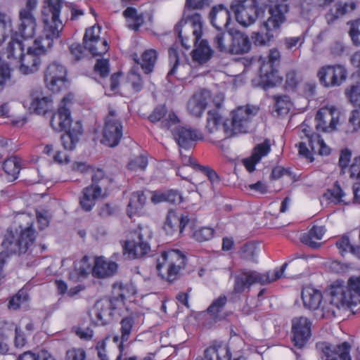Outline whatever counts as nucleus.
I'll return each mask as SVG.
<instances>
[{"label":"nucleus","instance_id":"obj_9","mask_svg":"<svg viewBox=\"0 0 360 360\" xmlns=\"http://www.w3.org/2000/svg\"><path fill=\"white\" fill-rule=\"evenodd\" d=\"M230 8L236 21L245 27L255 24L264 14V10L259 7L256 0H235Z\"/></svg>","mask_w":360,"mask_h":360},{"label":"nucleus","instance_id":"obj_53","mask_svg":"<svg viewBox=\"0 0 360 360\" xmlns=\"http://www.w3.org/2000/svg\"><path fill=\"white\" fill-rule=\"evenodd\" d=\"M28 295L24 290H20L16 295L13 296L8 303L10 309L16 310L21 307L25 306L28 301Z\"/></svg>","mask_w":360,"mask_h":360},{"label":"nucleus","instance_id":"obj_1","mask_svg":"<svg viewBox=\"0 0 360 360\" xmlns=\"http://www.w3.org/2000/svg\"><path fill=\"white\" fill-rule=\"evenodd\" d=\"M62 4L63 0H46L41 11L42 32L25 53H23L21 41H15L12 37L8 43L4 54L8 59L20 63L19 70L22 74L27 75L37 72L42 63L41 56L52 48L54 41L60 38L64 27L60 18Z\"/></svg>","mask_w":360,"mask_h":360},{"label":"nucleus","instance_id":"obj_3","mask_svg":"<svg viewBox=\"0 0 360 360\" xmlns=\"http://www.w3.org/2000/svg\"><path fill=\"white\" fill-rule=\"evenodd\" d=\"M303 306L310 311L320 310L319 319L335 318L338 310V283L334 281L326 288L324 294L311 285L304 286L301 292Z\"/></svg>","mask_w":360,"mask_h":360},{"label":"nucleus","instance_id":"obj_57","mask_svg":"<svg viewBox=\"0 0 360 360\" xmlns=\"http://www.w3.org/2000/svg\"><path fill=\"white\" fill-rule=\"evenodd\" d=\"M346 96L349 101L360 108V84L351 86L346 91Z\"/></svg>","mask_w":360,"mask_h":360},{"label":"nucleus","instance_id":"obj_36","mask_svg":"<svg viewBox=\"0 0 360 360\" xmlns=\"http://www.w3.org/2000/svg\"><path fill=\"white\" fill-rule=\"evenodd\" d=\"M0 46L7 45L13 32V22L10 13L4 10H0Z\"/></svg>","mask_w":360,"mask_h":360},{"label":"nucleus","instance_id":"obj_44","mask_svg":"<svg viewBox=\"0 0 360 360\" xmlns=\"http://www.w3.org/2000/svg\"><path fill=\"white\" fill-rule=\"evenodd\" d=\"M180 155L181 162L184 165V166H188L190 165L193 169H195L198 167L200 170L203 171L207 176L210 181L212 184L216 183L218 181V176L217 174L212 170H209L208 169L201 167L200 165L195 164L191 157L190 152L188 150H186V153H184L181 150L180 151Z\"/></svg>","mask_w":360,"mask_h":360},{"label":"nucleus","instance_id":"obj_59","mask_svg":"<svg viewBox=\"0 0 360 360\" xmlns=\"http://www.w3.org/2000/svg\"><path fill=\"white\" fill-rule=\"evenodd\" d=\"M109 182L107 178L104 177V172L101 169H98L92 176V184L101 186L103 191L107 192L105 185Z\"/></svg>","mask_w":360,"mask_h":360},{"label":"nucleus","instance_id":"obj_64","mask_svg":"<svg viewBox=\"0 0 360 360\" xmlns=\"http://www.w3.org/2000/svg\"><path fill=\"white\" fill-rule=\"evenodd\" d=\"M299 82V78L295 71L291 70L286 75V87L288 89H295Z\"/></svg>","mask_w":360,"mask_h":360},{"label":"nucleus","instance_id":"obj_50","mask_svg":"<svg viewBox=\"0 0 360 360\" xmlns=\"http://www.w3.org/2000/svg\"><path fill=\"white\" fill-rule=\"evenodd\" d=\"M156 60L157 52L155 50H147L142 54L140 64L146 74H149L153 71Z\"/></svg>","mask_w":360,"mask_h":360},{"label":"nucleus","instance_id":"obj_39","mask_svg":"<svg viewBox=\"0 0 360 360\" xmlns=\"http://www.w3.org/2000/svg\"><path fill=\"white\" fill-rule=\"evenodd\" d=\"M129 87V94H133L139 92L143 88V81L140 74L138 72V68L134 67L128 74L127 84L122 85L121 89L122 91Z\"/></svg>","mask_w":360,"mask_h":360},{"label":"nucleus","instance_id":"obj_35","mask_svg":"<svg viewBox=\"0 0 360 360\" xmlns=\"http://www.w3.org/2000/svg\"><path fill=\"white\" fill-rule=\"evenodd\" d=\"M93 263L88 256L77 260L74 264L73 271L70 274V279L77 281L86 278L90 273L93 274Z\"/></svg>","mask_w":360,"mask_h":360},{"label":"nucleus","instance_id":"obj_31","mask_svg":"<svg viewBox=\"0 0 360 360\" xmlns=\"http://www.w3.org/2000/svg\"><path fill=\"white\" fill-rule=\"evenodd\" d=\"M140 318V316L136 315H130L123 318L120 321L122 342L118 345L120 352L123 349V342L129 340L131 333L138 330L139 326L141 324Z\"/></svg>","mask_w":360,"mask_h":360},{"label":"nucleus","instance_id":"obj_41","mask_svg":"<svg viewBox=\"0 0 360 360\" xmlns=\"http://www.w3.org/2000/svg\"><path fill=\"white\" fill-rule=\"evenodd\" d=\"M319 360H338V345L328 342H318Z\"/></svg>","mask_w":360,"mask_h":360},{"label":"nucleus","instance_id":"obj_37","mask_svg":"<svg viewBox=\"0 0 360 360\" xmlns=\"http://www.w3.org/2000/svg\"><path fill=\"white\" fill-rule=\"evenodd\" d=\"M326 229L321 226H312L308 233H304L301 237V241L311 248L321 247Z\"/></svg>","mask_w":360,"mask_h":360},{"label":"nucleus","instance_id":"obj_58","mask_svg":"<svg viewBox=\"0 0 360 360\" xmlns=\"http://www.w3.org/2000/svg\"><path fill=\"white\" fill-rule=\"evenodd\" d=\"M322 202L326 204L338 203V181H335L333 188L328 189L323 195L321 198Z\"/></svg>","mask_w":360,"mask_h":360},{"label":"nucleus","instance_id":"obj_13","mask_svg":"<svg viewBox=\"0 0 360 360\" xmlns=\"http://www.w3.org/2000/svg\"><path fill=\"white\" fill-rule=\"evenodd\" d=\"M73 98L70 94L65 96L61 101L58 112L52 116L51 126L54 131H66L69 129L72 123L70 106Z\"/></svg>","mask_w":360,"mask_h":360},{"label":"nucleus","instance_id":"obj_56","mask_svg":"<svg viewBox=\"0 0 360 360\" xmlns=\"http://www.w3.org/2000/svg\"><path fill=\"white\" fill-rule=\"evenodd\" d=\"M347 132L354 133L360 129V108L352 111Z\"/></svg>","mask_w":360,"mask_h":360},{"label":"nucleus","instance_id":"obj_54","mask_svg":"<svg viewBox=\"0 0 360 360\" xmlns=\"http://www.w3.org/2000/svg\"><path fill=\"white\" fill-rule=\"evenodd\" d=\"M275 101V108L278 115H285L289 112L291 108V102L289 96H276Z\"/></svg>","mask_w":360,"mask_h":360},{"label":"nucleus","instance_id":"obj_61","mask_svg":"<svg viewBox=\"0 0 360 360\" xmlns=\"http://www.w3.org/2000/svg\"><path fill=\"white\" fill-rule=\"evenodd\" d=\"M349 176L351 178H356L360 183V157L355 158L349 168Z\"/></svg>","mask_w":360,"mask_h":360},{"label":"nucleus","instance_id":"obj_63","mask_svg":"<svg viewBox=\"0 0 360 360\" xmlns=\"http://www.w3.org/2000/svg\"><path fill=\"white\" fill-rule=\"evenodd\" d=\"M85 352L82 349H72L67 352V360H85Z\"/></svg>","mask_w":360,"mask_h":360},{"label":"nucleus","instance_id":"obj_4","mask_svg":"<svg viewBox=\"0 0 360 360\" xmlns=\"http://www.w3.org/2000/svg\"><path fill=\"white\" fill-rule=\"evenodd\" d=\"M279 0L269 5V17L262 23V27L265 29V32H253L252 39L254 43L258 46L268 45L275 36L278 34L281 25L286 20L285 14L288 12V5L285 3H279Z\"/></svg>","mask_w":360,"mask_h":360},{"label":"nucleus","instance_id":"obj_40","mask_svg":"<svg viewBox=\"0 0 360 360\" xmlns=\"http://www.w3.org/2000/svg\"><path fill=\"white\" fill-rule=\"evenodd\" d=\"M359 200H360V183H354L352 189H342L339 186V204L349 205Z\"/></svg>","mask_w":360,"mask_h":360},{"label":"nucleus","instance_id":"obj_8","mask_svg":"<svg viewBox=\"0 0 360 360\" xmlns=\"http://www.w3.org/2000/svg\"><path fill=\"white\" fill-rule=\"evenodd\" d=\"M127 311V307L123 300L118 298L103 299L95 304L92 321L97 326H105L124 315Z\"/></svg>","mask_w":360,"mask_h":360},{"label":"nucleus","instance_id":"obj_14","mask_svg":"<svg viewBox=\"0 0 360 360\" xmlns=\"http://www.w3.org/2000/svg\"><path fill=\"white\" fill-rule=\"evenodd\" d=\"M122 135V123L116 119L114 112H110L105 120L101 143L109 147H115L120 143Z\"/></svg>","mask_w":360,"mask_h":360},{"label":"nucleus","instance_id":"obj_15","mask_svg":"<svg viewBox=\"0 0 360 360\" xmlns=\"http://www.w3.org/2000/svg\"><path fill=\"white\" fill-rule=\"evenodd\" d=\"M311 322L304 316L295 317L292 320V341L298 348L303 347L309 340L311 331Z\"/></svg>","mask_w":360,"mask_h":360},{"label":"nucleus","instance_id":"obj_6","mask_svg":"<svg viewBox=\"0 0 360 360\" xmlns=\"http://www.w3.org/2000/svg\"><path fill=\"white\" fill-rule=\"evenodd\" d=\"M259 108L255 105L240 106L231 111L230 120L224 122L226 136L247 133L252 118L258 113Z\"/></svg>","mask_w":360,"mask_h":360},{"label":"nucleus","instance_id":"obj_47","mask_svg":"<svg viewBox=\"0 0 360 360\" xmlns=\"http://www.w3.org/2000/svg\"><path fill=\"white\" fill-rule=\"evenodd\" d=\"M128 27L131 30H137L143 23V18L141 14H138L136 9L128 7L124 11Z\"/></svg>","mask_w":360,"mask_h":360},{"label":"nucleus","instance_id":"obj_24","mask_svg":"<svg viewBox=\"0 0 360 360\" xmlns=\"http://www.w3.org/2000/svg\"><path fill=\"white\" fill-rule=\"evenodd\" d=\"M169 131L179 146L184 148L191 146L194 141L202 139V134L198 131L191 127H181L179 124L173 131Z\"/></svg>","mask_w":360,"mask_h":360},{"label":"nucleus","instance_id":"obj_10","mask_svg":"<svg viewBox=\"0 0 360 360\" xmlns=\"http://www.w3.org/2000/svg\"><path fill=\"white\" fill-rule=\"evenodd\" d=\"M152 232L148 226H139L132 233V239L125 242L124 252L130 259H135L146 255L150 249L148 240L151 238Z\"/></svg>","mask_w":360,"mask_h":360},{"label":"nucleus","instance_id":"obj_29","mask_svg":"<svg viewBox=\"0 0 360 360\" xmlns=\"http://www.w3.org/2000/svg\"><path fill=\"white\" fill-rule=\"evenodd\" d=\"M100 34L101 27L98 25H94L86 30L84 36V44L87 50H94V43H97L99 45L98 48L99 53L108 51L109 46L107 41L102 39Z\"/></svg>","mask_w":360,"mask_h":360},{"label":"nucleus","instance_id":"obj_60","mask_svg":"<svg viewBox=\"0 0 360 360\" xmlns=\"http://www.w3.org/2000/svg\"><path fill=\"white\" fill-rule=\"evenodd\" d=\"M351 349L352 345L348 342L339 344V360H352Z\"/></svg>","mask_w":360,"mask_h":360},{"label":"nucleus","instance_id":"obj_51","mask_svg":"<svg viewBox=\"0 0 360 360\" xmlns=\"http://www.w3.org/2000/svg\"><path fill=\"white\" fill-rule=\"evenodd\" d=\"M20 159L18 157H11L6 160L4 162L3 167L4 171L11 176L13 179L18 177L20 171Z\"/></svg>","mask_w":360,"mask_h":360},{"label":"nucleus","instance_id":"obj_26","mask_svg":"<svg viewBox=\"0 0 360 360\" xmlns=\"http://www.w3.org/2000/svg\"><path fill=\"white\" fill-rule=\"evenodd\" d=\"M107 195V192L103 191L101 186L91 184L83 190L79 199V204L85 211H90L96 204V201Z\"/></svg>","mask_w":360,"mask_h":360},{"label":"nucleus","instance_id":"obj_12","mask_svg":"<svg viewBox=\"0 0 360 360\" xmlns=\"http://www.w3.org/2000/svg\"><path fill=\"white\" fill-rule=\"evenodd\" d=\"M67 69L63 65L54 62L49 64L44 71V84L51 91H59L68 84Z\"/></svg>","mask_w":360,"mask_h":360},{"label":"nucleus","instance_id":"obj_25","mask_svg":"<svg viewBox=\"0 0 360 360\" xmlns=\"http://www.w3.org/2000/svg\"><path fill=\"white\" fill-rule=\"evenodd\" d=\"M210 98L211 94L207 89L195 93L188 102L187 108L189 113L197 117H201Z\"/></svg>","mask_w":360,"mask_h":360},{"label":"nucleus","instance_id":"obj_34","mask_svg":"<svg viewBox=\"0 0 360 360\" xmlns=\"http://www.w3.org/2000/svg\"><path fill=\"white\" fill-rule=\"evenodd\" d=\"M211 22L217 30L227 28L231 16L229 10L222 5L214 7L210 14Z\"/></svg>","mask_w":360,"mask_h":360},{"label":"nucleus","instance_id":"obj_7","mask_svg":"<svg viewBox=\"0 0 360 360\" xmlns=\"http://www.w3.org/2000/svg\"><path fill=\"white\" fill-rule=\"evenodd\" d=\"M186 257L179 250H168L162 253L158 259V274L168 281L176 280L185 268Z\"/></svg>","mask_w":360,"mask_h":360},{"label":"nucleus","instance_id":"obj_52","mask_svg":"<svg viewBox=\"0 0 360 360\" xmlns=\"http://www.w3.org/2000/svg\"><path fill=\"white\" fill-rule=\"evenodd\" d=\"M148 166V160L144 156H138L131 159L128 163V169L131 173L139 175Z\"/></svg>","mask_w":360,"mask_h":360},{"label":"nucleus","instance_id":"obj_49","mask_svg":"<svg viewBox=\"0 0 360 360\" xmlns=\"http://www.w3.org/2000/svg\"><path fill=\"white\" fill-rule=\"evenodd\" d=\"M226 301L227 299L226 296L223 295L219 296L217 299L213 301L207 309V312L213 319H221L224 317L222 311Z\"/></svg>","mask_w":360,"mask_h":360},{"label":"nucleus","instance_id":"obj_21","mask_svg":"<svg viewBox=\"0 0 360 360\" xmlns=\"http://www.w3.org/2000/svg\"><path fill=\"white\" fill-rule=\"evenodd\" d=\"M224 122L226 120H224L219 109L209 110L207 115L205 132L207 135L215 138L227 137L224 129Z\"/></svg>","mask_w":360,"mask_h":360},{"label":"nucleus","instance_id":"obj_32","mask_svg":"<svg viewBox=\"0 0 360 360\" xmlns=\"http://www.w3.org/2000/svg\"><path fill=\"white\" fill-rule=\"evenodd\" d=\"M251 41L248 34L240 31L231 32L230 53L243 54L251 49Z\"/></svg>","mask_w":360,"mask_h":360},{"label":"nucleus","instance_id":"obj_38","mask_svg":"<svg viewBox=\"0 0 360 360\" xmlns=\"http://www.w3.org/2000/svg\"><path fill=\"white\" fill-rule=\"evenodd\" d=\"M146 202V197L143 191L134 192L131 195L127 208L128 216L131 218L134 216L140 214Z\"/></svg>","mask_w":360,"mask_h":360},{"label":"nucleus","instance_id":"obj_43","mask_svg":"<svg viewBox=\"0 0 360 360\" xmlns=\"http://www.w3.org/2000/svg\"><path fill=\"white\" fill-rule=\"evenodd\" d=\"M318 75L321 83L326 87L333 86L336 84V68L334 65L323 67L319 70Z\"/></svg>","mask_w":360,"mask_h":360},{"label":"nucleus","instance_id":"obj_22","mask_svg":"<svg viewBox=\"0 0 360 360\" xmlns=\"http://www.w3.org/2000/svg\"><path fill=\"white\" fill-rule=\"evenodd\" d=\"M341 304L350 308L360 304V276L349 279L347 289L341 294Z\"/></svg>","mask_w":360,"mask_h":360},{"label":"nucleus","instance_id":"obj_16","mask_svg":"<svg viewBox=\"0 0 360 360\" xmlns=\"http://www.w3.org/2000/svg\"><path fill=\"white\" fill-rule=\"evenodd\" d=\"M20 24L18 31L13 32L11 35L15 41H20L19 37L28 39L32 38L36 34L37 20L32 13L27 9H21L19 14Z\"/></svg>","mask_w":360,"mask_h":360},{"label":"nucleus","instance_id":"obj_45","mask_svg":"<svg viewBox=\"0 0 360 360\" xmlns=\"http://www.w3.org/2000/svg\"><path fill=\"white\" fill-rule=\"evenodd\" d=\"M188 228L192 231L191 237L195 240L203 242L211 239L213 237L214 231L210 227H198L194 224L193 221H191Z\"/></svg>","mask_w":360,"mask_h":360},{"label":"nucleus","instance_id":"obj_20","mask_svg":"<svg viewBox=\"0 0 360 360\" xmlns=\"http://www.w3.org/2000/svg\"><path fill=\"white\" fill-rule=\"evenodd\" d=\"M336 108L334 106L321 108L316 115V129L324 132H331L335 130L337 117Z\"/></svg>","mask_w":360,"mask_h":360},{"label":"nucleus","instance_id":"obj_11","mask_svg":"<svg viewBox=\"0 0 360 360\" xmlns=\"http://www.w3.org/2000/svg\"><path fill=\"white\" fill-rule=\"evenodd\" d=\"M281 53L276 49H272L260 68L261 84L264 87H272L280 84L283 77L280 75L277 68L280 63Z\"/></svg>","mask_w":360,"mask_h":360},{"label":"nucleus","instance_id":"obj_27","mask_svg":"<svg viewBox=\"0 0 360 360\" xmlns=\"http://www.w3.org/2000/svg\"><path fill=\"white\" fill-rule=\"evenodd\" d=\"M117 267L116 262L103 256L96 257L94 259L93 276L100 278L112 276L117 272Z\"/></svg>","mask_w":360,"mask_h":360},{"label":"nucleus","instance_id":"obj_17","mask_svg":"<svg viewBox=\"0 0 360 360\" xmlns=\"http://www.w3.org/2000/svg\"><path fill=\"white\" fill-rule=\"evenodd\" d=\"M169 57L170 64L173 63V65L168 72V77L174 76L178 79L184 80L188 79L191 75H197L187 61L181 60L176 49L174 47L169 49Z\"/></svg>","mask_w":360,"mask_h":360},{"label":"nucleus","instance_id":"obj_62","mask_svg":"<svg viewBox=\"0 0 360 360\" xmlns=\"http://www.w3.org/2000/svg\"><path fill=\"white\" fill-rule=\"evenodd\" d=\"M95 71L101 77H105L109 73L108 60L106 59H98L94 67Z\"/></svg>","mask_w":360,"mask_h":360},{"label":"nucleus","instance_id":"obj_2","mask_svg":"<svg viewBox=\"0 0 360 360\" xmlns=\"http://www.w3.org/2000/svg\"><path fill=\"white\" fill-rule=\"evenodd\" d=\"M181 45L186 49L195 45L192 51L193 60L198 64L207 62L212 56V50L207 40L200 41L202 34V20L201 16L195 13L186 20H181L175 27Z\"/></svg>","mask_w":360,"mask_h":360},{"label":"nucleus","instance_id":"obj_42","mask_svg":"<svg viewBox=\"0 0 360 360\" xmlns=\"http://www.w3.org/2000/svg\"><path fill=\"white\" fill-rule=\"evenodd\" d=\"M82 134V127L79 123H77L75 127L68 131L61 136V141L64 148L66 150H72L79 141V136Z\"/></svg>","mask_w":360,"mask_h":360},{"label":"nucleus","instance_id":"obj_33","mask_svg":"<svg viewBox=\"0 0 360 360\" xmlns=\"http://www.w3.org/2000/svg\"><path fill=\"white\" fill-rule=\"evenodd\" d=\"M270 143L269 140H265L263 143L258 144L254 148L253 153L250 158L244 159L243 162L249 172L255 170V165L263 157H265L270 152Z\"/></svg>","mask_w":360,"mask_h":360},{"label":"nucleus","instance_id":"obj_28","mask_svg":"<svg viewBox=\"0 0 360 360\" xmlns=\"http://www.w3.org/2000/svg\"><path fill=\"white\" fill-rule=\"evenodd\" d=\"M302 134L300 137H305L311 149L315 153L321 155H327L330 153V150L324 143L321 136L316 133H311L309 129L303 123L302 125Z\"/></svg>","mask_w":360,"mask_h":360},{"label":"nucleus","instance_id":"obj_23","mask_svg":"<svg viewBox=\"0 0 360 360\" xmlns=\"http://www.w3.org/2000/svg\"><path fill=\"white\" fill-rule=\"evenodd\" d=\"M4 328L15 332L14 344L18 348H21L26 344V335L23 329L25 328L28 333H32L34 328V323L27 318L22 319L18 323H6Z\"/></svg>","mask_w":360,"mask_h":360},{"label":"nucleus","instance_id":"obj_46","mask_svg":"<svg viewBox=\"0 0 360 360\" xmlns=\"http://www.w3.org/2000/svg\"><path fill=\"white\" fill-rule=\"evenodd\" d=\"M136 293V289L133 284L127 283H115L113 285V294L114 297L112 298L123 300L124 302V299L129 298L131 296L134 295Z\"/></svg>","mask_w":360,"mask_h":360},{"label":"nucleus","instance_id":"obj_5","mask_svg":"<svg viewBox=\"0 0 360 360\" xmlns=\"http://www.w3.org/2000/svg\"><path fill=\"white\" fill-rule=\"evenodd\" d=\"M288 266L284 263L280 269L261 274L252 270H243L236 276L233 291L236 293H242L248 290L253 284L266 285L274 282L283 276Z\"/></svg>","mask_w":360,"mask_h":360},{"label":"nucleus","instance_id":"obj_30","mask_svg":"<svg viewBox=\"0 0 360 360\" xmlns=\"http://www.w3.org/2000/svg\"><path fill=\"white\" fill-rule=\"evenodd\" d=\"M190 224L191 220L188 216L179 217L174 212L169 211L165 222L164 229L168 235H172L178 229L180 233H182Z\"/></svg>","mask_w":360,"mask_h":360},{"label":"nucleus","instance_id":"obj_18","mask_svg":"<svg viewBox=\"0 0 360 360\" xmlns=\"http://www.w3.org/2000/svg\"><path fill=\"white\" fill-rule=\"evenodd\" d=\"M30 111L37 115H45L53 108V99L46 96L41 91H34L30 95L28 101L25 102Z\"/></svg>","mask_w":360,"mask_h":360},{"label":"nucleus","instance_id":"obj_55","mask_svg":"<svg viewBox=\"0 0 360 360\" xmlns=\"http://www.w3.org/2000/svg\"><path fill=\"white\" fill-rule=\"evenodd\" d=\"M348 25H349V34L352 43L356 46H360V18L349 21Z\"/></svg>","mask_w":360,"mask_h":360},{"label":"nucleus","instance_id":"obj_48","mask_svg":"<svg viewBox=\"0 0 360 360\" xmlns=\"http://www.w3.org/2000/svg\"><path fill=\"white\" fill-rule=\"evenodd\" d=\"M231 32L228 34L219 32L214 39V45L219 51L230 53Z\"/></svg>","mask_w":360,"mask_h":360},{"label":"nucleus","instance_id":"obj_19","mask_svg":"<svg viewBox=\"0 0 360 360\" xmlns=\"http://www.w3.org/2000/svg\"><path fill=\"white\" fill-rule=\"evenodd\" d=\"M148 119L152 122L161 121V128L167 131H173L180 124V120L177 115L173 111L167 112L165 105L157 107Z\"/></svg>","mask_w":360,"mask_h":360}]
</instances>
